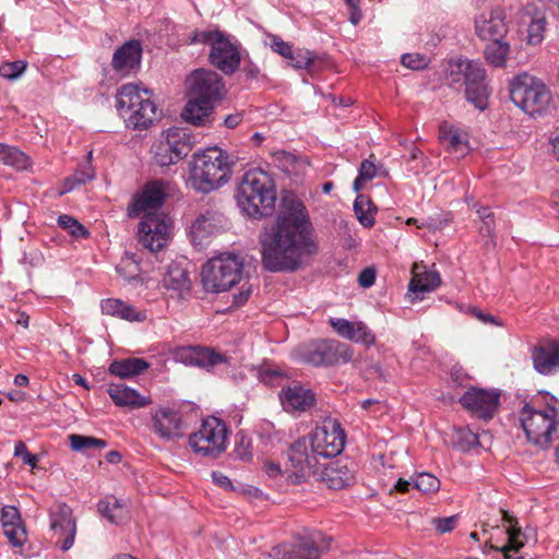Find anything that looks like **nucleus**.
<instances>
[{
    "label": "nucleus",
    "instance_id": "nucleus-1",
    "mask_svg": "<svg viewBox=\"0 0 559 559\" xmlns=\"http://www.w3.org/2000/svg\"><path fill=\"white\" fill-rule=\"evenodd\" d=\"M280 206L276 223L260 235L261 263L269 272H295L318 252V245L302 201L286 191Z\"/></svg>",
    "mask_w": 559,
    "mask_h": 559
},
{
    "label": "nucleus",
    "instance_id": "nucleus-2",
    "mask_svg": "<svg viewBox=\"0 0 559 559\" xmlns=\"http://www.w3.org/2000/svg\"><path fill=\"white\" fill-rule=\"evenodd\" d=\"M167 185L163 180L147 182L136 193L128 207L130 217L144 214L139 224L138 238L140 243L152 252L160 250L167 241L169 224L156 211L163 205L166 198Z\"/></svg>",
    "mask_w": 559,
    "mask_h": 559
},
{
    "label": "nucleus",
    "instance_id": "nucleus-3",
    "mask_svg": "<svg viewBox=\"0 0 559 559\" xmlns=\"http://www.w3.org/2000/svg\"><path fill=\"white\" fill-rule=\"evenodd\" d=\"M237 204L249 217L271 216L275 211L276 191L272 177L259 168L246 171L238 185Z\"/></svg>",
    "mask_w": 559,
    "mask_h": 559
},
{
    "label": "nucleus",
    "instance_id": "nucleus-4",
    "mask_svg": "<svg viewBox=\"0 0 559 559\" xmlns=\"http://www.w3.org/2000/svg\"><path fill=\"white\" fill-rule=\"evenodd\" d=\"M233 163L229 155L214 146L195 153L190 165V182L203 193L214 191L228 182Z\"/></svg>",
    "mask_w": 559,
    "mask_h": 559
},
{
    "label": "nucleus",
    "instance_id": "nucleus-5",
    "mask_svg": "<svg viewBox=\"0 0 559 559\" xmlns=\"http://www.w3.org/2000/svg\"><path fill=\"white\" fill-rule=\"evenodd\" d=\"M445 81L455 90L465 86V98L475 108L485 110L488 107L486 71L479 63L463 58L450 59L445 69Z\"/></svg>",
    "mask_w": 559,
    "mask_h": 559
},
{
    "label": "nucleus",
    "instance_id": "nucleus-6",
    "mask_svg": "<svg viewBox=\"0 0 559 559\" xmlns=\"http://www.w3.org/2000/svg\"><path fill=\"white\" fill-rule=\"evenodd\" d=\"M117 108L127 126L133 130H145L157 119V107L148 90L136 84H126L117 93Z\"/></svg>",
    "mask_w": 559,
    "mask_h": 559
},
{
    "label": "nucleus",
    "instance_id": "nucleus-7",
    "mask_svg": "<svg viewBox=\"0 0 559 559\" xmlns=\"http://www.w3.org/2000/svg\"><path fill=\"white\" fill-rule=\"evenodd\" d=\"M190 44L210 46L209 60L226 75L235 73L240 66V44L218 28L197 29L190 36Z\"/></svg>",
    "mask_w": 559,
    "mask_h": 559
},
{
    "label": "nucleus",
    "instance_id": "nucleus-8",
    "mask_svg": "<svg viewBox=\"0 0 559 559\" xmlns=\"http://www.w3.org/2000/svg\"><path fill=\"white\" fill-rule=\"evenodd\" d=\"M510 98L515 106L533 118L547 114L551 106V94L548 87L527 73L512 79Z\"/></svg>",
    "mask_w": 559,
    "mask_h": 559
},
{
    "label": "nucleus",
    "instance_id": "nucleus-9",
    "mask_svg": "<svg viewBox=\"0 0 559 559\" xmlns=\"http://www.w3.org/2000/svg\"><path fill=\"white\" fill-rule=\"evenodd\" d=\"M243 260L235 253H222L202 267V284L206 292L218 294L230 289L242 276Z\"/></svg>",
    "mask_w": 559,
    "mask_h": 559
},
{
    "label": "nucleus",
    "instance_id": "nucleus-10",
    "mask_svg": "<svg viewBox=\"0 0 559 559\" xmlns=\"http://www.w3.org/2000/svg\"><path fill=\"white\" fill-rule=\"evenodd\" d=\"M557 407L548 404L546 409H535L525 403L520 411L521 427L527 441L540 450L549 449L552 443V435L556 431Z\"/></svg>",
    "mask_w": 559,
    "mask_h": 559
},
{
    "label": "nucleus",
    "instance_id": "nucleus-11",
    "mask_svg": "<svg viewBox=\"0 0 559 559\" xmlns=\"http://www.w3.org/2000/svg\"><path fill=\"white\" fill-rule=\"evenodd\" d=\"M330 547L331 538L316 531L273 547L264 559H320Z\"/></svg>",
    "mask_w": 559,
    "mask_h": 559
},
{
    "label": "nucleus",
    "instance_id": "nucleus-12",
    "mask_svg": "<svg viewBox=\"0 0 559 559\" xmlns=\"http://www.w3.org/2000/svg\"><path fill=\"white\" fill-rule=\"evenodd\" d=\"M226 425L216 417H209L189 436V444L197 454L217 457L226 450Z\"/></svg>",
    "mask_w": 559,
    "mask_h": 559
},
{
    "label": "nucleus",
    "instance_id": "nucleus-13",
    "mask_svg": "<svg viewBox=\"0 0 559 559\" xmlns=\"http://www.w3.org/2000/svg\"><path fill=\"white\" fill-rule=\"evenodd\" d=\"M301 358L313 366L347 362L353 357L348 345L334 340L317 341L305 346L300 352Z\"/></svg>",
    "mask_w": 559,
    "mask_h": 559
},
{
    "label": "nucleus",
    "instance_id": "nucleus-14",
    "mask_svg": "<svg viewBox=\"0 0 559 559\" xmlns=\"http://www.w3.org/2000/svg\"><path fill=\"white\" fill-rule=\"evenodd\" d=\"M310 448L317 457H334L344 449L345 432L336 421L317 427L308 437Z\"/></svg>",
    "mask_w": 559,
    "mask_h": 559
},
{
    "label": "nucleus",
    "instance_id": "nucleus-15",
    "mask_svg": "<svg viewBox=\"0 0 559 559\" xmlns=\"http://www.w3.org/2000/svg\"><path fill=\"white\" fill-rule=\"evenodd\" d=\"M150 429L160 440L173 442L185 435L186 425L179 411L165 405H159L150 413Z\"/></svg>",
    "mask_w": 559,
    "mask_h": 559
},
{
    "label": "nucleus",
    "instance_id": "nucleus-16",
    "mask_svg": "<svg viewBox=\"0 0 559 559\" xmlns=\"http://www.w3.org/2000/svg\"><path fill=\"white\" fill-rule=\"evenodd\" d=\"M288 462L294 469L288 476L292 484L297 485L310 474L318 473V457L311 451L308 438L304 437L295 441L287 451Z\"/></svg>",
    "mask_w": 559,
    "mask_h": 559
},
{
    "label": "nucleus",
    "instance_id": "nucleus-17",
    "mask_svg": "<svg viewBox=\"0 0 559 559\" xmlns=\"http://www.w3.org/2000/svg\"><path fill=\"white\" fill-rule=\"evenodd\" d=\"M189 95L210 102L219 100L225 92L222 78L213 70L197 69L188 78Z\"/></svg>",
    "mask_w": 559,
    "mask_h": 559
},
{
    "label": "nucleus",
    "instance_id": "nucleus-18",
    "mask_svg": "<svg viewBox=\"0 0 559 559\" xmlns=\"http://www.w3.org/2000/svg\"><path fill=\"white\" fill-rule=\"evenodd\" d=\"M50 528L61 550H69L75 539L76 524L72 509L66 503H57L49 512Z\"/></svg>",
    "mask_w": 559,
    "mask_h": 559
},
{
    "label": "nucleus",
    "instance_id": "nucleus-19",
    "mask_svg": "<svg viewBox=\"0 0 559 559\" xmlns=\"http://www.w3.org/2000/svg\"><path fill=\"white\" fill-rule=\"evenodd\" d=\"M176 359L187 366L210 369L227 362V357L202 346H186L176 350Z\"/></svg>",
    "mask_w": 559,
    "mask_h": 559
},
{
    "label": "nucleus",
    "instance_id": "nucleus-20",
    "mask_svg": "<svg viewBox=\"0 0 559 559\" xmlns=\"http://www.w3.org/2000/svg\"><path fill=\"white\" fill-rule=\"evenodd\" d=\"M531 359L534 369L543 376L559 371V342L547 341L533 347Z\"/></svg>",
    "mask_w": 559,
    "mask_h": 559
},
{
    "label": "nucleus",
    "instance_id": "nucleus-21",
    "mask_svg": "<svg viewBox=\"0 0 559 559\" xmlns=\"http://www.w3.org/2000/svg\"><path fill=\"white\" fill-rule=\"evenodd\" d=\"M142 59V45L140 40L131 39L126 41L114 52L111 66L120 75L130 74L140 67Z\"/></svg>",
    "mask_w": 559,
    "mask_h": 559
},
{
    "label": "nucleus",
    "instance_id": "nucleus-22",
    "mask_svg": "<svg viewBox=\"0 0 559 559\" xmlns=\"http://www.w3.org/2000/svg\"><path fill=\"white\" fill-rule=\"evenodd\" d=\"M329 323L343 338L360 343L367 347L376 343L374 333L361 321L352 322L343 318H331Z\"/></svg>",
    "mask_w": 559,
    "mask_h": 559
},
{
    "label": "nucleus",
    "instance_id": "nucleus-23",
    "mask_svg": "<svg viewBox=\"0 0 559 559\" xmlns=\"http://www.w3.org/2000/svg\"><path fill=\"white\" fill-rule=\"evenodd\" d=\"M508 33L506 15L491 13V67H504L510 52V44L503 40Z\"/></svg>",
    "mask_w": 559,
    "mask_h": 559
},
{
    "label": "nucleus",
    "instance_id": "nucleus-24",
    "mask_svg": "<svg viewBox=\"0 0 559 559\" xmlns=\"http://www.w3.org/2000/svg\"><path fill=\"white\" fill-rule=\"evenodd\" d=\"M226 218L223 214L206 210L200 213L191 225V238L194 245H202L203 241L224 228Z\"/></svg>",
    "mask_w": 559,
    "mask_h": 559
},
{
    "label": "nucleus",
    "instance_id": "nucleus-25",
    "mask_svg": "<svg viewBox=\"0 0 559 559\" xmlns=\"http://www.w3.org/2000/svg\"><path fill=\"white\" fill-rule=\"evenodd\" d=\"M353 463L336 460L329 463L321 472V479L328 487L338 490L353 484L354 476Z\"/></svg>",
    "mask_w": 559,
    "mask_h": 559
},
{
    "label": "nucleus",
    "instance_id": "nucleus-26",
    "mask_svg": "<svg viewBox=\"0 0 559 559\" xmlns=\"http://www.w3.org/2000/svg\"><path fill=\"white\" fill-rule=\"evenodd\" d=\"M3 534L14 547L26 542V530L22 524L20 512L15 507L5 506L1 510Z\"/></svg>",
    "mask_w": 559,
    "mask_h": 559
},
{
    "label": "nucleus",
    "instance_id": "nucleus-27",
    "mask_svg": "<svg viewBox=\"0 0 559 559\" xmlns=\"http://www.w3.org/2000/svg\"><path fill=\"white\" fill-rule=\"evenodd\" d=\"M107 392L114 403L119 407L135 409L152 404L151 396L141 395L136 390L122 383H111Z\"/></svg>",
    "mask_w": 559,
    "mask_h": 559
},
{
    "label": "nucleus",
    "instance_id": "nucleus-28",
    "mask_svg": "<svg viewBox=\"0 0 559 559\" xmlns=\"http://www.w3.org/2000/svg\"><path fill=\"white\" fill-rule=\"evenodd\" d=\"M280 400L287 412H305L313 405L314 394L311 390L294 385L284 388L280 394Z\"/></svg>",
    "mask_w": 559,
    "mask_h": 559
},
{
    "label": "nucleus",
    "instance_id": "nucleus-29",
    "mask_svg": "<svg viewBox=\"0 0 559 559\" xmlns=\"http://www.w3.org/2000/svg\"><path fill=\"white\" fill-rule=\"evenodd\" d=\"M163 139L180 160L185 158L195 144L194 136L188 128L171 127L163 133Z\"/></svg>",
    "mask_w": 559,
    "mask_h": 559
},
{
    "label": "nucleus",
    "instance_id": "nucleus-30",
    "mask_svg": "<svg viewBox=\"0 0 559 559\" xmlns=\"http://www.w3.org/2000/svg\"><path fill=\"white\" fill-rule=\"evenodd\" d=\"M460 403L472 415L489 418V391L472 386L460 397Z\"/></svg>",
    "mask_w": 559,
    "mask_h": 559
},
{
    "label": "nucleus",
    "instance_id": "nucleus-31",
    "mask_svg": "<svg viewBox=\"0 0 559 559\" xmlns=\"http://www.w3.org/2000/svg\"><path fill=\"white\" fill-rule=\"evenodd\" d=\"M527 19V44L536 46L545 38L547 27L546 13L535 5H527L523 15Z\"/></svg>",
    "mask_w": 559,
    "mask_h": 559
},
{
    "label": "nucleus",
    "instance_id": "nucleus-32",
    "mask_svg": "<svg viewBox=\"0 0 559 559\" xmlns=\"http://www.w3.org/2000/svg\"><path fill=\"white\" fill-rule=\"evenodd\" d=\"M104 314L118 317L130 322H142L146 319L145 311H139L133 306L116 298H108L102 301Z\"/></svg>",
    "mask_w": 559,
    "mask_h": 559
},
{
    "label": "nucleus",
    "instance_id": "nucleus-33",
    "mask_svg": "<svg viewBox=\"0 0 559 559\" xmlns=\"http://www.w3.org/2000/svg\"><path fill=\"white\" fill-rule=\"evenodd\" d=\"M440 283V275L436 271L425 270L415 273L408 285V290L413 295L412 301L421 300L423 296H419V294L435 290Z\"/></svg>",
    "mask_w": 559,
    "mask_h": 559
},
{
    "label": "nucleus",
    "instance_id": "nucleus-34",
    "mask_svg": "<svg viewBox=\"0 0 559 559\" xmlns=\"http://www.w3.org/2000/svg\"><path fill=\"white\" fill-rule=\"evenodd\" d=\"M213 104V102L190 96L182 111V117L194 126H205L209 122Z\"/></svg>",
    "mask_w": 559,
    "mask_h": 559
},
{
    "label": "nucleus",
    "instance_id": "nucleus-35",
    "mask_svg": "<svg viewBox=\"0 0 559 559\" xmlns=\"http://www.w3.org/2000/svg\"><path fill=\"white\" fill-rule=\"evenodd\" d=\"M163 286L179 293L190 290V278L187 270L177 262L169 264L163 277Z\"/></svg>",
    "mask_w": 559,
    "mask_h": 559
},
{
    "label": "nucleus",
    "instance_id": "nucleus-36",
    "mask_svg": "<svg viewBox=\"0 0 559 559\" xmlns=\"http://www.w3.org/2000/svg\"><path fill=\"white\" fill-rule=\"evenodd\" d=\"M150 364L143 358H127L115 360L109 366V372L121 379L131 378L145 371Z\"/></svg>",
    "mask_w": 559,
    "mask_h": 559
},
{
    "label": "nucleus",
    "instance_id": "nucleus-37",
    "mask_svg": "<svg viewBox=\"0 0 559 559\" xmlns=\"http://www.w3.org/2000/svg\"><path fill=\"white\" fill-rule=\"evenodd\" d=\"M97 509L102 516L114 524H120L128 515L126 506L114 496L102 499L97 504Z\"/></svg>",
    "mask_w": 559,
    "mask_h": 559
},
{
    "label": "nucleus",
    "instance_id": "nucleus-38",
    "mask_svg": "<svg viewBox=\"0 0 559 559\" xmlns=\"http://www.w3.org/2000/svg\"><path fill=\"white\" fill-rule=\"evenodd\" d=\"M92 152L87 154V160L79 166L75 173L64 179V188L61 194L70 192L81 185L93 180L95 178V170L91 164Z\"/></svg>",
    "mask_w": 559,
    "mask_h": 559
},
{
    "label": "nucleus",
    "instance_id": "nucleus-39",
    "mask_svg": "<svg viewBox=\"0 0 559 559\" xmlns=\"http://www.w3.org/2000/svg\"><path fill=\"white\" fill-rule=\"evenodd\" d=\"M500 522L501 524H497V527H503L506 533L508 534V539L511 546L514 549H519L523 546V543L520 540L522 536L521 527L518 525L516 519L507 510L500 508L499 509Z\"/></svg>",
    "mask_w": 559,
    "mask_h": 559
},
{
    "label": "nucleus",
    "instance_id": "nucleus-40",
    "mask_svg": "<svg viewBox=\"0 0 559 559\" xmlns=\"http://www.w3.org/2000/svg\"><path fill=\"white\" fill-rule=\"evenodd\" d=\"M0 163L16 169H26L29 165V159L16 147L0 143Z\"/></svg>",
    "mask_w": 559,
    "mask_h": 559
},
{
    "label": "nucleus",
    "instance_id": "nucleus-41",
    "mask_svg": "<svg viewBox=\"0 0 559 559\" xmlns=\"http://www.w3.org/2000/svg\"><path fill=\"white\" fill-rule=\"evenodd\" d=\"M439 139L450 151L464 154L465 145L459 129L443 122L439 127Z\"/></svg>",
    "mask_w": 559,
    "mask_h": 559
},
{
    "label": "nucleus",
    "instance_id": "nucleus-42",
    "mask_svg": "<svg viewBox=\"0 0 559 559\" xmlns=\"http://www.w3.org/2000/svg\"><path fill=\"white\" fill-rule=\"evenodd\" d=\"M70 448L75 452L88 453L92 449H104L107 442L92 436L70 435L68 437Z\"/></svg>",
    "mask_w": 559,
    "mask_h": 559
},
{
    "label": "nucleus",
    "instance_id": "nucleus-43",
    "mask_svg": "<svg viewBox=\"0 0 559 559\" xmlns=\"http://www.w3.org/2000/svg\"><path fill=\"white\" fill-rule=\"evenodd\" d=\"M289 64L295 69H306L313 73L317 71V56L314 52L305 49L293 50V57H288Z\"/></svg>",
    "mask_w": 559,
    "mask_h": 559
},
{
    "label": "nucleus",
    "instance_id": "nucleus-44",
    "mask_svg": "<svg viewBox=\"0 0 559 559\" xmlns=\"http://www.w3.org/2000/svg\"><path fill=\"white\" fill-rule=\"evenodd\" d=\"M153 154L155 163L162 167L177 164L180 160L174 156L175 152H173L171 147L163 138L154 144Z\"/></svg>",
    "mask_w": 559,
    "mask_h": 559
},
{
    "label": "nucleus",
    "instance_id": "nucleus-45",
    "mask_svg": "<svg viewBox=\"0 0 559 559\" xmlns=\"http://www.w3.org/2000/svg\"><path fill=\"white\" fill-rule=\"evenodd\" d=\"M377 176V167L370 159H364L359 167L357 178L354 180L353 189L358 192L362 189L367 181L372 180Z\"/></svg>",
    "mask_w": 559,
    "mask_h": 559
},
{
    "label": "nucleus",
    "instance_id": "nucleus-46",
    "mask_svg": "<svg viewBox=\"0 0 559 559\" xmlns=\"http://www.w3.org/2000/svg\"><path fill=\"white\" fill-rule=\"evenodd\" d=\"M365 205H370V201L367 200L364 195L359 194L354 202V211L357 216V219L365 227H371L374 224V218L370 209L365 211Z\"/></svg>",
    "mask_w": 559,
    "mask_h": 559
},
{
    "label": "nucleus",
    "instance_id": "nucleus-47",
    "mask_svg": "<svg viewBox=\"0 0 559 559\" xmlns=\"http://www.w3.org/2000/svg\"><path fill=\"white\" fill-rule=\"evenodd\" d=\"M26 68L27 62L23 60L4 62L0 66V76L10 81H15L25 72Z\"/></svg>",
    "mask_w": 559,
    "mask_h": 559
},
{
    "label": "nucleus",
    "instance_id": "nucleus-48",
    "mask_svg": "<svg viewBox=\"0 0 559 559\" xmlns=\"http://www.w3.org/2000/svg\"><path fill=\"white\" fill-rule=\"evenodd\" d=\"M414 486L425 492H436L440 488V480L430 473H420L414 480Z\"/></svg>",
    "mask_w": 559,
    "mask_h": 559
},
{
    "label": "nucleus",
    "instance_id": "nucleus-49",
    "mask_svg": "<svg viewBox=\"0 0 559 559\" xmlns=\"http://www.w3.org/2000/svg\"><path fill=\"white\" fill-rule=\"evenodd\" d=\"M116 270L128 281L134 280L140 271L138 262L133 259V257L128 254L121 259Z\"/></svg>",
    "mask_w": 559,
    "mask_h": 559
},
{
    "label": "nucleus",
    "instance_id": "nucleus-50",
    "mask_svg": "<svg viewBox=\"0 0 559 559\" xmlns=\"http://www.w3.org/2000/svg\"><path fill=\"white\" fill-rule=\"evenodd\" d=\"M58 223L63 229L69 230L75 237H86L88 235L87 229L70 215H60Z\"/></svg>",
    "mask_w": 559,
    "mask_h": 559
},
{
    "label": "nucleus",
    "instance_id": "nucleus-51",
    "mask_svg": "<svg viewBox=\"0 0 559 559\" xmlns=\"http://www.w3.org/2000/svg\"><path fill=\"white\" fill-rule=\"evenodd\" d=\"M456 445L462 451H469L478 445V435L469 429H459L456 432Z\"/></svg>",
    "mask_w": 559,
    "mask_h": 559
},
{
    "label": "nucleus",
    "instance_id": "nucleus-52",
    "mask_svg": "<svg viewBox=\"0 0 559 559\" xmlns=\"http://www.w3.org/2000/svg\"><path fill=\"white\" fill-rule=\"evenodd\" d=\"M401 62L404 67L412 70H421L427 67L426 58L419 53H404Z\"/></svg>",
    "mask_w": 559,
    "mask_h": 559
},
{
    "label": "nucleus",
    "instance_id": "nucleus-53",
    "mask_svg": "<svg viewBox=\"0 0 559 559\" xmlns=\"http://www.w3.org/2000/svg\"><path fill=\"white\" fill-rule=\"evenodd\" d=\"M14 455L21 457L23 463L31 467H36L37 465V455L29 453L23 441H19L15 443Z\"/></svg>",
    "mask_w": 559,
    "mask_h": 559
},
{
    "label": "nucleus",
    "instance_id": "nucleus-54",
    "mask_svg": "<svg viewBox=\"0 0 559 559\" xmlns=\"http://www.w3.org/2000/svg\"><path fill=\"white\" fill-rule=\"evenodd\" d=\"M431 524L435 526L438 533L444 534L454 530L457 524V515L448 518H433L431 520Z\"/></svg>",
    "mask_w": 559,
    "mask_h": 559
},
{
    "label": "nucleus",
    "instance_id": "nucleus-55",
    "mask_svg": "<svg viewBox=\"0 0 559 559\" xmlns=\"http://www.w3.org/2000/svg\"><path fill=\"white\" fill-rule=\"evenodd\" d=\"M270 46L274 52L281 55L285 59L293 57V47L288 43L284 41L280 36H271Z\"/></svg>",
    "mask_w": 559,
    "mask_h": 559
},
{
    "label": "nucleus",
    "instance_id": "nucleus-56",
    "mask_svg": "<svg viewBox=\"0 0 559 559\" xmlns=\"http://www.w3.org/2000/svg\"><path fill=\"white\" fill-rule=\"evenodd\" d=\"M235 454L238 459L242 461H249L252 457V451H251V442L243 436L239 438V441L237 442Z\"/></svg>",
    "mask_w": 559,
    "mask_h": 559
},
{
    "label": "nucleus",
    "instance_id": "nucleus-57",
    "mask_svg": "<svg viewBox=\"0 0 559 559\" xmlns=\"http://www.w3.org/2000/svg\"><path fill=\"white\" fill-rule=\"evenodd\" d=\"M475 32L481 40L489 38V21L484 14L475 19Z\"/></svg>",
    "mask_w": 559,
    "mask_h": 559
},
{
    "label": "nucleus",
    "instance_id": "nucleus-58",
    "mask_svg": "<svg viewBox=\"0 0 559 559\" xmlns=\"http://www.w3.org/2000/svg\"><path fill=\"white\" fill-rule=\"evenodd\" d=\"M502 408L513 411L520 403L518 394L501 390Z\"/></svg>",
    "mask_w": 559,
    "mask_h": 559
},
{
    "label": "nucleus",
    "instance_id": "nucleus-59",
    "mask_svg": "<svg viewBox=\"0 0 559 559\" xmlns=\"http://www.w3.org/2000/svg\"><path fill=\"white\" fill-rule=\"evenodd\" d=\"M376 272L372 269H365L358 275V283L360 286L367 288L374 284Z\"/></svg>",
    "mask_w": 559,
    "mask_h": 559
},
{
    "label": "nucleus",
    "instance_id": "nucleus-60",
    "mask_svg": "<svg viewBox=\"0 0 559 559\" xmlns=\"http://www.w3.org/2000/svg\"><path fill=\"white\" fill-rule=\"evenodd\" d=\"M212 479L221 488L234 489L231 480L226 475H224L221 472H217V471L213 472L212 473Z\"/></svg>",
    "mask_w": 559,
    "mask_h": 559
},
{
    "label": "nucleus",
    "instance_id": "nucleus-61",
    "mask_svg": "<svg viewBox=\"0 0 559 559\" xmlns=\"http://www.w3.org/2000/svg\"><path fill=\"white\" fill-rule=\"evenodd\" d=\"M281 374L278 370L265 368L259 371V379L266 384H271L273 379Z\"/></svg>",
    "mask_w": 559,
    "mask_h": 559
},
{
    "label": "nucleus",
    "instance_id": "nucleus-62",
    "mask_svg": "<svg viewBox=\"0 0 559 559\" xmlns=\"http://www.w3.org/2000/svg\"><path fill=\"white\" fill-rule=\"evenodd\" d=\"M502 407V395L500 389H491V418Z\"/></svg>",
    "mask_w": 559,
    "mask_h": 559
},
{
    "label": "nucleus",
    "instance_id": "nucleus-63",
    "mask_svg": "<svg viewBox=\"0 0 559 559\" xmlns=\"http://www.w3.org/2000/svg\"><path fill=\"white\" fill-rule=\"evenodd\" d=\"M242 71L251 80H255L260 75V68L251 61L245 63Z\"/></svg>",
    "mask_w": 559,
    "mask_h": 559
},
{
    "label": "nucleus",
    "instance_id": "nucleus-64",
    "mask_svg": "<svg viewBox=\"0 0 559 559\" xmlns=\"http://www.w3.org/2000/svg\"><path fill=\"white\" fill-rule=\"evenodd\" d=\"M241 121H242V115L237 112V114H231V115L226 116L224 119V124L228 129H235L237 126L240 124Z\"/></svg>",
    "mask_w": 559,
    "mask_h": 559
}]
</instances>
